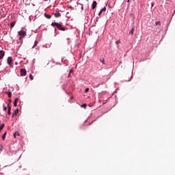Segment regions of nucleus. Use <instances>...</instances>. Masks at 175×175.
Returning a JSON list of instances; mask_svg holds the SVG:
<instances>
[{
    "instance_id": "1",
    "label": "nucleus",
    "mask_w": 175,
    "mask_h": 175,
    "mask_svg": "<svg viewBox=\"0 0 175 175\" xmlns=\"http://www.w3.org/2000/svg\"><path fill=\"white\" fill-rule=\"evenodd\" d=\"M51 26L57 27V29H59V31H66V27H63L62 25H61V23H58L57 22H53L51 23Z\"/></svg>"
},
{
    "instance_id": "2",
    "label": "nucleus",
    "mask_w": 175,
    "mask_h": 175,
    "mask_svg": "<svg viewBox=\"0 0 175 175\" xmlns=\"http://www.w3.org/2000/svg\"><path fill=\"white\" fill-rule=\"evenodd\" d=\"M18 36H22L23 38H25L27 36V31L24 30H21L18 33Z\"/></svg>"
},
{
    "instance_id": "3",
    "label": "nucleus",
    "mask_w": 175,
    "mask_h": 175,
    "mask_svg": "<svg viewBox=\"0 0 175 175\" xmlns=\"http://www.w3.org/2000/svg\"><path fill=\"white\" fill-rule=\"evenodd\" d=\"M7 62L10 66H13V58L12 57H8Z\"/></svg>"
},
{
    "instance_id": "4",
    "label": "nucleus",
    "mask_w": 175,
    "mask_h": 175,
    "mask_svg": "<svg viewBox=\"0 0 175 175\" xmlns=\"http://www.w3.org/2000/svg\"><path fill=\"white\" fill-rule=\"evenodd\" d=\"M21 75L22 76H26L27 75V70L25 68L21 69Z\"/></svg>"
},
{
    "instance_id": "5",
    "label": "nucleus",
    "mask_w": 175,
    "mask_h": 175,
    "mask_svg": "<svg viewBox=\"0 0 175 175\" xmlns=\"http://www.w3.org/2000/svg\"><path fill=\"white\" fill-rule=\"evenodd\" d=\"M5 57V51H0V59H2Z\"/></svg>"
},
{
    "instance_id": "6",
    "label": "nucleus",
    "mask_w": 175,
    "mask_h": 175,
    "mask_svg": "<svg viewBox=\"0 0 175 175\" xmlns=\"http://www.w3.org/2000/svg\"><path fill=\"white\" fill-rule=\"evenodd\" d=\"M98 5V3H96V1H93L92 5V8L94 10L96 8V5Z\"/></svg>"
},
{
    "instance_id": "7",
    "label": "nucleus",
    "mask_w": 175,
    "mask_h": 175,
    "mask_svg": "<svg viewBox=\"0 0 175 175\" xmlns=\"http://www.w3.org/2000/svg\"><path fill=\"white\" fill-rule=\"evenodd\" d=\"M14 25H16V21L12 22L10 25V29H12L14 27Z\"/></svg>"
},
{
    "instance_id": "8",
    "label": "nucleus",
    "mask_w": 175,
    "mask_h": 175,
    "mask_svg": "<svg viewBox=\"0 0 175 175\" xmlns=\"http://www.w3.org/2000/svg\"><path fill=\"white\" fill-rule=\"evenodd\" d=\"M105 10H106V7L103 8L100 10V12H98V16H100V14H102V12H105Z\"/></svg>"
},
{
    "instance_id": "9",
    "label": "nucleus",
    "mask_w": 175,
    "mask_h": 175,
    "mask_svg": "<svg viewBox=\"0 0 175 175\" xmlns=\"http://www.w3.org/2000/svg\"><path fill=\"white\" fill-rule=\"evenodd\" d=\"M18 102V98H15L14 102V106L15 107L17 106V103Z\"/></svg>"
},
{
    "instance_id": "10",
    "label": "nucleus",
    "mask_w": 175,
    "mask_h": 175,
    "mask_svg": "<svg viewBox=\"0 0 175 175\" xmlns=\"http://www.w3.org/2000/svg\"><path fill=\"white\" fill-rule=\"evenodd\" d=\"M55 17H61V13L59 12L55 13Z\"/></svg>"
},
{
    "instance_id": "11",
    "label": "nucleus",
    "mask_w": 175,
    "mask_h": 175,
    "mask_svg": "<svg viewBox=\"0 0 175 175\" xmlns=\"http://www.w3.org/2000/svg\"><path fill=\"white\" fill-rule=\"evenodd\" d=\"M38 40H36L35 42H34V44H33V46H32V49H35V47H36V46H38Z\"/></svg>"
},
{
    "instance_id": "12",
    "label": "nucleus",
    "mask_w": 175,
    "mask_h": 175,
    "mask_svg": "<svg viewBox=\"0 0 175 175\" xmlns=\"http://www.w3.org/2000/svg\"><path fill=\"white\" fill-rule=\"evenodd\" d=\"M18 114V109H16L13 113V116H17Z\"/></svg>"
},
{
    "instance_id": "13",
    "label": "nucleus",
    "mask_w": 175,
    "mask_h": 175,
    "mask_svg": "<svg viewBox=\"0 0 175 175\" xmlns=\"http://www.w3.org/2000/svg\"><path fill=\"white\" fill-rule=\"evenodd\" d=\"M135 32V27H133L131 31L129 32L131 35H133V33Z\"/></svg>"
},
{
    "instance_id": "14",
    "label": "nucleus",
    "mask_w": 175,
    "mask_h": 175,
    "mask_svg": "<svg viewBox=\"0 0 175 175\" xmlns=\"http://www.w3.org/2000/svg\"><path fill=\"white\" fill-rule=\"evenodd\" d=\"M44 16L46 18H51V15L50 14H45Z\"/></svg>"
},
{
    "instance_id": "15",
    "label": "nucleus",
    "mask_w": 175,
    "mask_h": 175,
    "mask_svg": "<svg viewBox=\"0 0 175 175\" xmlns=\"http://www.w3.org/2000/svg\"><path fill=\"white\" fill-rule=\"evenodd\" d=\"M11 109H12V107H8V116H10V114H12V113L10 112Z\"/></svg>"
},
{
    "instance_id": "16",
    "label": "nucleus",
    "mask_w": 175,
    "mask_h": 175,
    "mask_svg": "<svg viewBox=\"0 0 175 175\" xmlns=\"http://www.w3.org/2000/svg\"><path fill=\"white\" fill-rule=\"evenodd\" d=\"M3 128H5V124H2L0 125V131H2V129H3Z\"/></svg>"
},
{
    "instance_id": "17",
    "label": "nucleus",
    "mask_w": 175,
    "mask_h": 175,
    "mask_svg": "<svg viewBox=\"0 0 175 175\" xmlns=\"http://www.w3.org/2000/svg\"><path fill=\"white\" fill-rule=\"evenodd\" d=\"M5 139H6V133H5L3 135H2V139L5 140Z\"/></svg>"
},
{
    "instance_id": "18",
    "label": "nucleus",
    "mask_w": 175,
    "mask_h": 175,
    "mask_svg": "<svg viewBox=\"0 0 175 175\" xmlns=\"http://www.w3.org/2000/svg\"><path fill=\"white\" fill-rule=\"evenodd\" d=\"M100 62H101L103 65H105V59H100Z\"/></svg>"
},
{
    "instance_id": "19",
    "label": "nucleus",
    "mask_w": 175,
    "mask_h": 175,
    "mask_svg": "<svg viewBox=\"0 0 175 175\" xmlns=\"http://www.w3.org/2000/svg\"><path fill=\"white\" fill-rule=\"evenodd\" d=\"M8 95L9 98H12V92H8Z\"/></svg>"
},
{
    "instance_id": "20",
    "label": "nucleus",
    "mask_w": 175,
    "mask_h": 175,
    "mask_svg": "<svg viewBox=\"0 0 175 175\" xmlns=\"http://www.w3.org/2000/svg\"><path fill=\"white\" fill-rule=\"evenodd\" d=\"M29 77L30 80H33V76H32V74H30Z\"/></svg>"
},
{
    "instance_id": "21",
    "label": "nucleus",
    "mask_w": 175,
    "mask_h": 175,
    "mask_svg": "<svg viewBox=\"0 0 175 175\" xmlns=\"http://www.w3.org/2000/svg\"><path fill=\"white\" fill-rule=\"evenodd\" d=\"M20 136V134L17 132H16L14 134V137H16V136Z\"/></svg>"
},
{
    "instance_id": "22",
    "label": "nucleus",
    "mask_w": 175,
    "mask_h": 175,
    "mask_svg": "<svg viewBox=\"0 0 175 175\" xmlns=\"http://www.w3.org/2000/svg\"><path fill=\"white\" fill-rule=\"evenodd\" d=\"M155 25H161V21L156 22Z\"/></svg>"
},
{
    "instance_id": "23",
    "label": "nucleus",
    "mask_w": 175,
    "mask_h": 175,
    "mask_svg": "<svg viewBox=\"0 0 175 175\" xmlns=\"http://www.w3.org/2000/svg\"><path fill=\"white\" fill-rule=\"evenodd\" d=\"M3 110L6 111L8 110V107H3Z\"/></svg>"
},
{
    "instance_id": "24",
    "label": "nucleus",
    "mask_w": 175,
    "mask_h": 175,
    "mask_svg": "<svg viewBox=\"0 0 175 175\" xmlns=\"http://www.w3.org/2000/svg\"><path fill=\"white\" fill-rule=\"evenodd\" d=\"M88 91H90V88H87L85 90V92L87 93V92H88Z\"/></svg>"
},
{
    "instance_id": "25",
    "label": "nucleus",
    "mask_w": 175,
    "mask_h": 175,
    "mask_svg": "<svg viewBox=\"0 0 175 175\" xmlns=\"http://www.w3.org/2000/svg\"><path fill=\"white\" fill-rule=\"evenodd\" d=\"M23 39H24V37H23V36H20L18 38L19 40H23Z\"/></svg>"
},
{
    "instance_id": "26",
    "label": "nucleus",
    "mask_w": 175,
    "mask_h": 175,
    "mask_svg": "<svg viewBox=\"0 0 175 175\" xmlns=\"http://www.w3.org/2000/svg\"><path fill=\"white\" fill-rule=\"evenodd\" d=\"M120 43H121V41H120V40H118V41L116 42V44H120Z\"/></svg>"
},
{
    "instance_id": "27",
    "label": "nucleus",
    "mask_w": 175,
    "mask_h": 175,
    "mask_svg": "<svg viewBox=\"0 0 175 175\" xmlns=\"http://www.w3.org/2000/svg\"><path fill=\"white\" fill-rule=\"evenodd\" d=\"M72 72H73V70H70V72H69V74H68V77H69L70 76V73H72Z\"/></svg>"
},
{
    "instance_id": "28",
    "label": "nucleus",
    "mask_w": 175,
    "mask_h": 175,
    "mask_svg": "<svg viewBox=\"0 0 175 175\" xmlns=\"http://www.w3.org/2000/svg\"><path fill=\"white\" fill-rule=\"evenodd\" d=\"M82 107H84L85 109V107H87V105L86 104H83L81 105Z\"/></svg>"
},
{
    "instance_id": "29",
    "label": "nucleus",
    "mask_w": 175,
    "mask_h": 175,
    "mask_svg": "<svg viewBox=\"0 0 175 175\" xmlns=\"http://www.w3.org/2000/svg\"><path fill=\"white\" fill-rule=\"evenodd\" d=\"M151 8H154V3H151Z\"/></svg>"
},
{
    "instance_id": "30",
    "label": "nucleus",
    "mask_w": 175,
    "mask_h": 175,
    "mask_svg": "<svg viewBox=\"0 0 175 175\" xmlns=\"http://www.w3.org/2000/svg\"><path fill=\"white\" fill-rule=\"evenodd\" d=\"M81 10H84V7L83 5L81 6Z\"/></svg>"
},
{
    "instance_id": "31",
    "label": "nucleus",
    "mask_w": 175,
    "mask_h": 175,
    "mask_svg": "<svg viewBox=\"0 0 175 175\" xmlns=\"http://www.w3.org/2000/svg\"><path fill=\"white\" fill-rule=\"evenodd\" d=\"M130 0H128L127 2H129Z\"/></svg>"
}]
</instances>
